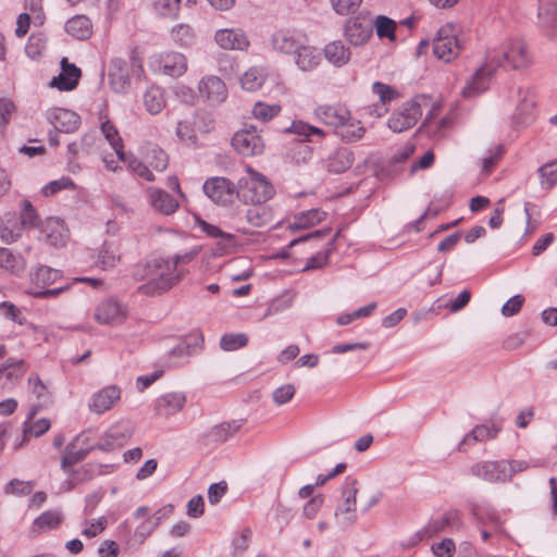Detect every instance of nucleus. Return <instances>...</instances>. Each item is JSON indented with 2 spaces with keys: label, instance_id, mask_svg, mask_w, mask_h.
I'll return each instance as SVG.
<instances>
[{
  "label": "nucleus",
  "instance_id": "nucleus-41",
  "mask_svg": "<svg viewBox=\"0 0 557 557\" xmlns=\"http://www.w3.org/2000/svg\"><path fill=\"white\" fill-rule=\"evenodd\" d=\"M32 281L37 286H48L61 277V271L47 265L37 267L30 274Z\"/></svg>",
  "mask_w": 557,
  "mask_h": 557
},
{
  "label": "nucleus",
  "instance_id": "nucleus-30",
  "mask_svg": "<svg viewBox=\"0 0 557 557\" xmlns=\"http://www.w3.org/2000/svg\"><path fill=\"white\" fill-rule=\"evenodd\" d=\"M366 134V128L360 120L349 116V121L337 129V136L345 143L351 144L360 140Z\"/></svg>",
  "mask_w": 557,
  "mask_h": 557
},
{
  "label": "nucleus",
  "instance_id": "nucleus-61",
  "mask_svg": "<svg viewBox=\"0 0 557 557\" xmlns=\"http://www.w3.org/2000/svg\"><path fill=\"white\" fill-rule=\"evenodd\" d=\"M182 0H157L154 3L156 10L159 14L166 17L176 16Z\"/></svg>",
  "mask_w": 557,
  "mask_h": 557
},
{
  "label": "nucleus",
  "instance_id": "nucleus-18",
  "mask_svg": "<svg viewBox=\"0 0 557 557\" xmlns=\"http://www.w3.org/2000/svg\"><path fill=\"white\" fill-rule=\"evenodd\" d=\"M357 481L352 480L350 482V487L345 488L343 491V505L337 507L335 511V517L338 518L339 522L343 525H352L356 520V505H357V493L358 490L356 487Z\"/></svg>",
  "mask_w": 557,
  "mask_h": 557
},
{
  "label": "nucleus",
  "instance_id": "nucleus-58",
  "mask_svg": "<svg viewBox=\"0 0 557 557\" xmlns=\"http://www.w3.org/2000/svg\"><path fill=\"white\" fill-rule=\"evenodd\" d=\"M500 425L493 423L492 426L486 424L476 425L472 430V442H482L494 438L500 431Z\"/></svg>",
  "mask_w": 557,
  "mask_h": 557
},
{
  "label": "nucleus",
  "instance_id": "nucleus-44",
  "mask_svg": "<svg viewBox=\"0 0 557 557\" xmlns=\"http://www.w3.org/2000/svg\"><path fill=\"white\" fill-rule=\"evenodd\" d=\"M534 108L535 102L533 98H528V95L523 97L521 102L517 107V113L513 116L516 124L527 125L534 120Z\"/></svg>",
  "mask_w": 557,
  "mask_h": 557
},
{
  "label": "nucleus",
  "instance_id": "nucleus-11",
  "mask_svg": "<svg viewBox=\"0 0 557 557\" xmlns=\"http://www.w3.org/2000/svg\"><path fill=\"white\" fill-rule=\"evenodd\" d=\"M314 115L326 126L333 127L337 134V129L349 121L351 112L341 104H322L314 109Z\"/></svg>",
  "mask_w": 557,
  "mask_h": 557
},
{
  "label": "nucleus",
  "instance_id": "nucleus-25",
  "mask_svg": "<svg viewBox=\"0 0 557 557\" xmlns=\"http://www.w3.org/2000/svg\"><path fill=\"white\" fill-rule=\"evenodd\" d=\"M160 69L165 75L181 76L187 70V61L184 54L178 52H166L160 57Z\"/></svg>",
  "mask_w": 557,
  "mask_h": 557
},
{
  "label": "nucleus",
  "instance_id": "nucleus-31",
  "mask_svg": "<svg viewBox=\"0 0 557 557\" xmlns=\"http://www.w3.org/2000/svg\"><path fill=\"white\" fill-rule=\"evenodd\" d=\"M354 152L347 148L336 150L327 161L330 172L339 174L348 170L354 163Z\"/></svg>",
  "mask_w": 557,
  "mask_h": 557
},
{
  "label": "nucleus",
  "instance_id": "nucleus-23",
  "mask_svg": "<svg viewBox=\"0 0 557 557\" xmlns=\"http://www.w3.org/2000/svg\"><path fill=\"white\" fill-rule=\"evenodd\" d=\"M147 193L151 207L158 212L164 215H170L178 209V201L165 190L157 187H149Z\"/></svg>",
  "mask_w": 557,
  "mask_h": 557
},
{
  "label": "nucleus",
  "instance_id": "nucleus-45",
  "mask_svg": "<svg viewBox=\"0 0 557 557\" xmlns=\"http://www.w3.org/2000/svg\"><path fill=\"white\" fill-rule=\"evenodd\" d=\"M286 131L299 136L300 140H311V137L313 136H317L319 138H322L324 136L323 129L309 125L308 123L302 121L293 122L290 127L287 128Z\"/></svg>",
  "mask_w": 557,
  "mask_h": 557
},
{
  "label": "nucleus",
  "instance_id": "nucleus-64",
  "mask_svg": "<svg viewBox=\"0 0 557 557\" xmlns=\"http://www.w3.org/2000/svg\"><path fill=\"white\" fill-rule=\"evenodd\" d=\"M523 304L524 297L520 294L515 295L503 305L502 314L507 318L513 317L521 310Z\"/></svg>",
  "mask_w": 557,
  "mask_h": 557
},
{
  "label": "nucleus",
  "instance_id": "nucleus-42",
  "mask_svg": "<svg viewBox=\"0 0 557 557\" xmlns=\"http://www.w3.org/2000/svg\"><path fill=\"white\" fill-rule=\"evenodd\" d=\"M171 38L181 47H191L196 41V33L188 24H177L171 29Z\"/></svg>",
  "mask_w": 557,
  "mask_h": 557
},
{
  "label": "nucleus",
  "instance_id": "nucleus-26",
  "mask_svg": "<svg viewBox=\"0 0 557 557\" xmlns=\"http://www.w3.org/2000/svg\"><path fill=\"white\" fill-rule=\"evenodd\" d=\"M143 103L147 112L159 114L166 107V97L163 88L152 85L143 96Z\"/></svg>",
  "mask_w": 557,
  "mask_h": 557
},
{
  "label": "nucleus",
  "instance_id": "nucleus-22",
  "mask_svg": "<svg viewBox=\"0 0 557 557\" xmlns=\"http://www.w3.org/2000/svg\"><path fill=\"white\" fill-rule=\"evenodd\" d=\"M48 244L54 247L64 246L69 238V230L60 218H48L41 226Z\"/></svg>",
  "mask_w": 557,
  "mask_h": 557
},
{
  "label": "nucleus",
  "instance_id": "nucleus-5",
  "mask_svg": "<svg viewBox=\"0 0 557 557\" xmlns=\"http://www.w3.org/2000/svg\"><path fill=\"white\" fill-rule=\"evenodd\" d=\"M202 190L216 205H228L238 197L237 184L223 176H213L205 181Z\"/></svg>",
  "mask_w": 557,
  "mask_h": 557
},
{
  "label": "nucleus",
  "instance_id": "nucleus-53",
  "mask_svg": "<svg viewBox=\"0 0 557 557\" xmlns=\"http://www.w3.org/2000/svg\"><path fill=\"white\" fill-rule=\"evenodd\" d=\"M541 177V184L546 185L547 189H550L557 184V160L548 162L539 169Z\"/></svg>",
  "mask_w": 557,
  "mask_h": 557
},
{
  "label": "nucleus",
  "instance_id": "nucleus-10",
  "mask_svg": "<svg viewBox=\"0 0 557 557\" xmlns=\"http://www.w3.org/2000/svg\"><path fill=\"white\" fill-rule=\"evenodd\" d=\"M306 42H308L307 36L298 30H278L271 39L274 50L294 55Z\"/></svg>",
  "mask_w": 557,
  "mask_h": 557
},
{
  "label": "nucleus",
  "instance_id": "nucleus-51",
  "mask_svg": "<svg viewBox=\"0 0 557 557\" xmlns=\"http://www.w3.org/2000/svg\"><path fill=\"white\" fill-rule=\"evenodd\" d=\"M281 111L278 104H267L264 102H257L252 108V115L256 120L268 122L276 116Z\"/></svg>",
  "mask_w": 557,
  "mask_h": 557
},
{
  "label": "nucleus",
  "instance_id": "nucleus-46",
  "mask_svg": "<svg viewBox=\"0 0 557 557\" xmlns=\"http://www.w3.org/2000/svg\"><path fill=\"white\" fill-rule=\"evenodd\" d=\"M63 521V515L60 510H48L36 518L34 524L41 530H52Z\"/></svg>",
  "mask_w": 557,
  "mask_h": 557
},
{
  "label": "nucleus",
  "instance_id": "nucleus-2",
  "mask_svg": "<svg viewBox=\"0 0 557 557\" xmlns=\"http://www.w3.org/2000/svg\"><path fill=\"white\" fill-rule=\"evenodd\" d=\"M490 62L497 67L519 70L530 64L525 45L520 39H511L499 48L490 49L486 52Z\"/></svg>",
  "mask_w": 557,
  "mask_h": 557
},
{
  "label": "nucleus",
  "instance_id": "nucleus-63",
  "mask_svg": "<svg viewBox=\"0 0 557 557\" xmlns=\"http://www.w3.org/2000/svg\"><path fill=\"white\" fill-rule=\"evenodd\" d=\"M157 529V523H153V520L148 518L144 522H141L135 530L133 540L138 544H143L145 540Z\"/></svg>",
  "mask_w": 557,
  "mask_h": 557
},
{
  "label": "nucleus",
  "instance_id": "nucleus-1",
  "mask_svg": "<svg viewBox=\"0 0 557 557\" xmlns=\"http://www.w3.org/2000/svg\"><path fill=\"white\" fill-rule=\"evenodd\" d=\"M199 251L200 249L195 247L172 257L154 258L147 261L143 269L144 273H139V270L134 273L138 280L149 277L147 283L139 286V293L154 296L171 289L188 273L184 265L190 263Z\"/></svg>",
  "mask_w": 557,
  "mask_h": 557
},
{
  "label": "nucleus",
  "instance_id": "nucleus-40",
  "mask_svg": "<svg viewBox=\"0 0 557 557\" xmlns=\"http://www.w3.org/2000/svg\"><path fill=\"white\" fill-rule=\"evenodd\" d=\"M557 16V0H539L537 18L542 27L550 28Z\"/></svg>",
  "mask_w": 557,
  "mask_h": 557
},
{
  "label": "nucleus",
  "instance_id": "nucleus-59",
  "mask_svg": "<svg viewBox=\"0 0 557 557\" xmlns=\"http://www.w3.org/2000/svg\"><path fill=\"white\" fill-rule=\"evenodd\" d=\"M101 145V139L95 131L87 132L79 140V147L83 154L96 152Z\"/></svg>",
  "mask_w": 557,
  "mask_h": 557
},
{
  "label": "nucleus",
  "instance_id": "nucleus-57",
  "mask_svg": "<svg viewBox=\"0 0 557 557\" xmlns=\"http://www.w3.org/2000/svg\"><path fill=\"white\" fill-rule=\"evenodd\" d=\"M46 49V40L40 34H33L29 36L27 44L25 46L26 54L32 58H38L42 51Z\"/></svg>",
  "mask_w": 557,
  "mask_h": 557
},
{
  "label": "nucleus",
  "instance_id": "nucleus-12",
  "mask_svg": "<svg viewBox=\"0 0 557 557\" xmlns=\"http://www.w3.org/2000/svg\"><path fill=\"white\" fill-rule=\"evenodd\" d=\"M495 71V65H493L488 58L485 55V60L482 66L476 70L471 79L463 87L462 96L465 98H472L485 91Z\"/></svg>",
  "mask_w": 557,
  "mask_h": 557
},
{
  "label": "nucleus",
  "instance_id": "nucleus-48",
  "mask_svg": "<svg viewBox=\"0 0 557 557\" xmlns=\"http://www.w3.org/2000/svg\"><path fill=\"white\" fill-rule=\"evenodd\" d=\"M26 371L24 360L8 359L7 362L0 367V377L5 376L9 381L20 379Z\"/></svg>",
  "mask_w": 557,
  "mask_h": 557
},
{
  "label": "nucleus",
  "instance_id": "nucleus-47",
  "mask_svg": "<svg viewBox=\"0 0 557 557\" xmlns=\"http://www.w3.org/2000/svg\"><path fill=\"white\" fill-rule=\"evenodd\" d=\"M373 26L375 27L376 35L380 38L395 40L396 23L392 18L385 15H377L373 22Z\"/></svg>",
  "mask_w": 557,
  "mask_h": 557
},
{
  "label": "nucleus",
  "instance_id": "nucleus-39",
  "mask_svg": "<svg viewBox=\"0 0 557 557\" xmlns=\"http://www.w3.org/2000/svg\"><path fill=\"white\" fill-rule=\"evenodd\" d=\"M134 424L129 420H121L114 423L107 431V436L113 442H116V445L121 446L124 442H126L134 433Z\"/></svg>",
  "mask_w": 557,
  "mask_h": 557
},
{
  "label": "nucleus",
  "instance_id": "nucleus-4",
  "mask_svg": "<svg viewBox=\"0 0 557 557\" xmlns=\"http://www.w3.org/2000/svg\"><path fill=\"white\" fill-rule=\"evenodd\" d=\"M432 46L434 55L444 62L453 61L462 50V42L450 24L438 29Z\"/></svg>",
  "mask_w": 557,
  "mask_h": 557
},
{
  "label": "nucleus",
  "instance_id": "nucleus-50",
  "mask_svg": "<svg viewBox=\"0 0 557 557\" xmlns=\"http://www.w3.org/2000/svg\"><path fill=\"white\" fill-rule=\"evenodd\" d=\"M239 429L236 423H221L211 429L209 437L215 443H223L233 436Z\"/></svg>",
  "mask_w": 557,
  "mask_h": 557
},
{
  "label": "nucleus",
  "instance_id": "nucleus-8",
  "mask_svg": "<svg viewBox=\"0 0 557 557\" xmlns=\"http://www.w3.org/2000/svg\"><path fill=\"white\" fill-rule=\"evenodd\" d=\"M421 115V106L413 99L405 103L400 110L394 112L389 116L387 125L393 132L401 133L414 126Z\"/></svg>",
  "mask_w": 557,
  "mask_h": 557
},
{
  "label": "nucleus",
  "instance_id": "nucleus-34",
  "mask_svg": "<svg viewBox=\"0 0 557 557\" xmlns=\"http://www.w3.org/2000/svg\"><path fill=\"white\" fill-rule=\"evenodd\" d=\"M325 219V212L319 209H311L308 211L299 212L294 216V221L290 224L293 230H305L314 226Z\"/></svg>",
  "mask_w": 557,
  "mask_h": 557
},
{
  "label": "nucleus",
  "instance_id": "nucleus-21",
  "mask_svg": "<svg viewBox=\"0 0 557 557\" xmlns=\"http://www.w3.org/2000/svg\"><path fill=\"white\" fill-rule=\"evenodd\" d=\"M185 405L186 396L184 393H168L156 400L154 411L156 414L168 418L181 411Z\"/></svg>",
  "mask_w": 557,
  "mask_h": 557
},
{
  "label": "nucleus",
  "instance_id": "nucleus-9",
  "mask_svg": "<svg viewBox=\"0 0 557 557\" xmlns=\"http://www.w3.org/2000/svg\"><path fill=\"white\" fill-rule=\"evenodd\" d=\"M127 315L126 307L115 298L103 299L95 309L94 318L100 324L119 325Z\"/></svg>",
  "mask_w": 557,
  "mask_h": 557
},
{
  "label": "nucleus",
  "instance_id": "nucleus-6",
  "mask_svg": "<svg viewBox=\"0 0 557 557\" xmlns=\"http://www.w3.org/2000/svg\"><path fill=\"white\" fill-rule=\"evenodd\" d=\"M471 473L491 483L507 482L512 479L513 470L507 460H485L471 467Z\"/></svg>",
  "mask_w": 557,
  "mask_h": 557
},
{
  "label": "nucleus",
  "instance_id": "nucleus-3",
  "mask_svg": "<svg viewBox=\"0 0 557 557\" xmlns=\"http://www.w3.org/2000/svg\"><path fill=\"white\" fill-rule=\"evenodd\" d=\"M247 176L237 182L238 197L246 202L260 205L268 201L274 195V188L264 175L250 166L246 169Z\"/></svg>",
  "mask_w": 557,
  "mask_h": 557
},
{
  "label": "nucleus",
  "instance_id": "nucleus-19",
  "mask_svg": "<svg viewBox=\"0 0 557 557\" xmlns=\"http://www.w3.org/2000/svg\"><path fill=\"white\" fill-rule=\"evenodd\" d=\"M85 435H77L67 446L61 460V468L63 471L70 473L71 469L77 462L84 460L87 455L92 450L90 447L79 446L85 443Z\"/></svg>",
  "mask_w": 557,
  "mask_h": 557
},
{
  "label": "nucleus",
  "instance_id": "nucleus-43",
  "mask_svg": "<svg viewBox=\"0 0 557 557\" xmlns=\"http://www.w3.org/2000/svg\"><path fill=\"white\" fill-rule=\"evenodd\" d=\"M245 218L246 221L255 227H262L272 222L271 211L268 208L261 206H253L248 208L246 210Z\"/></svg>",
  "mask_w": 557,
  "mask_h": 557
},
{
  "label": "nucleus",
  "instance_id": "nucleus-36",
  "mask_svg": "<svg viewBox=\"0 0 557 557\" xmlns=\"http://www.w3.org/2000/svg\"><path fill=\"white\" fill-rule=\"evenodd\" d=\"M0 268L10 273L20 274L25 270L26 263L21 255H15L10 249L0 247Z\"/></svg>",
  "mask_w": 557,
  "mask_h": 557
},
{
  "label": "nucleus",
  "instance_id": "nucleus-55",
  "mask_svg": "<svg viewBox=\"0 0 557 557\" xmlns=\"http://www.w3.org/2000/svg\"><path fill=\"white\" fill-rule=\"evenodd\" d=\"M18 223L22 227H35L38 225V215L28 200L22 201V212Z\"/></svg>",
  "mask_w": 557,
  "mask_h": 557
},
{
  "label": "nucleus",
  "instance_id": "nucleus-60",
  "mask_svg": "<svg viewBox=\"0 0 557 557\" xmlns=\"http://www.w3.org/2000/svg\"><path fill=\"white\" fill-rule=\"evenodd\" d=\"M293 298L288 295L280 296L275 299H273L269 306L268 309L263 315V318L277 314L280 312H283L292 307Z\"/></svg>",
  "mask_w": 557,
  "mask_h": 557
},
{
  "label": "nucleus",
  "instance_id": "nucleus-7",
  "mask_svg": "<svg viewBox=\"0 0 557 557\" xmlns=\"http://www.w3.org/2000/svg\"><path fill=\"white\" fill-rule=\"evenodd\" d=\"M232 145L235 150L245 157L261 154L265 147L264 140L253 126L235 133L232 138Z\"/></svg>",
  "mask_w": 557,
  "mask_h": 557
},
{
  "label": "nucleus",
  "instance_id": "nucleus-56",
  "mask_svg": "<svg viewBox=\"0 0 557 557\" xmlns=\"http://www.w3.org/2000/svg\"><path fill=\"white\" fill-rule=\"evenodd\" d=\"M124 162H127L128 169L132 172H134L135 174H137L138 176H140L141 178H144V180H146L148 182L154 181L153 173L149 170V168L145 163H143L137 158L132 157V156L127 157L125 154V161Z\"/></svg>",
  "mask_w": 557,
  "mask_h": 557
},
{
  "label": "nucleus",
  "instance_id": "nucleus-54",
  "mask_svg": "<svg viewBox=\"0 0 557 557\" xmlns=\"http://www.w3.org/2000/svg\"><path fill=\"white\" fill-rule=\"evenodd\" d=\"M149 164L156 171L162 172L168 168V156L166 153L159 147L153 146L147 154Z\"/></svg>",
  "mask_w": 557,
  "mask_h": 557
},
{
  "label": "nucleus",
  "instance_id": "nucleus-20",
  "mask_svg": "<svg viewBox=\"0 0 557 557\" xmlns=\"http://www.w3.org/2000/svg\"><path fill=\"white\" fill-rule=\"evenodd\" d=\"M81 75V70L75 64L70 63L66 58H63L61 60V72L52 78L50 86L57 87L59 90H72L77 86Z\"/></svg>",
  "mask_w": 557,
  "mask_h": 557
},
{
  "label": "nucleus",
  "instance_id": "nucleus-33",
  "mask_svg": "<svg viewBox=\"0 0 557 557\" xmlns=\"http://www.w3.org/2000/svg\"><path fill=\"white\" fill-rule=\"evenodd\" d=\"M22 228L15 214H7L4 219L0 218V238L5 244L17 240Z\"/></svg>",
  "mask_w": 557,
  "mask_h": 557
},
{
  "label": "nucleus",
  "instance_id": "nucleus-32",
  "mask_svg": "<svg viewBox=\"0 0 557 557\" xmlns=\"http://www.w3.org/2000/svg\"><path fill=\"white\" fill-rule=\"evenodd\" d=\"M100 131L112 149L115 151L119 160L125 161V152L123 151V140L116 127L109 120L101 121Z\"/></svg>",
  "mask_w": 557,
  "mask_h": 557
},
{
  "label": "nucleus",
  "instance_id": "nucleus-35",
  "mask_svg": "<svg viewBox=\"0 0 557 557\" xmlns=\"http://www.w3.org/2000/svg\"><path fill=\"white\" fill-rule=\"evenodd\" d=\"M324 55L335 66H343L350 59V51L342 41H333L325 46Z\"/></svg>",
  "mask_w": 557,
  "mask_h": 557
},
{
  "label": "nucleus",
  "instance_id": "nucleus-24",
  "mask_svg": "<svg viewBox=\"0 0 557 557\" xmlns=\"http://www.w3.org/2000/svg\"><path fill=\"white\" fill-rule=\"evenodd\" d=\"M460 528L459 515L457 511H449L444 516L432 519L424 528L428 536H434L442 532H451Z\"/></svg>",
  "mask_w": 557,
  "mask_h": 557
},
{
  "label": "nucleus",
  "instance_id": "nucleus-27",
  "mask_svg": "<svg viewBox=\"0 0 557 557\" xmlns=\"http://www.w3.org/2000/svg\"><path fill=\"white\" fill-rule=\"evenodd\" d=\"M65 32L78 40H86L92 34V23L86 15H75L65 23Z\"/></svg>",
  "mask_w": 557,
  "mask_h": 557
},
{
  "label": "nucleus",
  "instance_id": "nucleus-14",
  "mask_svg": "<svg viewBox=\"0 0 557 557\" xmlns=\"http://www.w3.org/2000/svg\"><path fill=\"white\" fill-rule=\"evenodd\" d=\"M200 97L211 104H219L226 99L227 89L224 82L215 76L209 75L200 79L198 84Z\"/></svg>",
  "mask_w": 557,
  "mask_h": 557
},
{
  "label": "nucleus",
  "instance_id": "nucleus-38",
  "mask_svg": "<svg viewBox=\"0 0 557 557\" xmlns=\"http://www.w3.org/2000/svg\"><path fill=\"white\" fill-rule=\"evenodd\" d=\"M265 77L267 70L264 67L252 66L244 73L240 84L244 89L255 91L263 85Z\"/></svg>",
  "mask_w": 557,
  "mask_h": 557
},
{
  "label": "nucleus",
  "instance_id": "nucleus-37",
  "mask_svg": "<svg viewBox=\"0 0 557 557\" xmlns=\"http://www.w3.org/2000/svg\"><path fill=\"white\" fill-rule=\"evenodd\" d=\"M121 260V255L114 243L106 242L98 251L97 263L103 269L114 268Z\"/></svg>",
  "mask_w": 557,
  "mask_h": 557
},
{
  "label": "nucleus",
  "instance_id": "nucleus-16",
  "mask_svg": "<svg viewBox=\"0 0 557 557\" xmlns=\"http://www.w3.org/2000/svg\"><path fill=\"white\" fill-rule=\"evenodd\" d=\"M121 399V388L109 385L95 393L88 404L90 411L101 414L110 410Z\"/></svg>",
  "mask_w": 557,
  "mask_h": 557
},
{
  "label": "nucleus",
  "instance_id": "nucleus-52",
  "mask_svg": "<svg viewBox=\"0 0 557 557\" xmlns=\"http://www.w3.org/2000/svg\"><path fill=\"white\" fill-rule=\"evenodd\" d=\"M372 91L379 97L383 106L391 103L399 97V92L394 87L381 82L373 83Z\"/></svg>",
  "mask_w": 557,
  "mask_h": 557
},
{
  "label": "nucleus",
  "instance_id": "nucleus-29",
  "mask_svg": "<svg viewBox=\"0 0 557 557\" xmlns=\"http://www.w3.org/2000/svg\"><path fill=\"white\" fill-rule=\"evenodd\" d=\"M345 35L354 46L364 44L371 36V27L362 24L359 20H350L346 24Z\"/></svg>",
  "mask_w": 557,
  "mask_h": 557
},
{
  "label": "nucleus",
  "instance_id": "nucleus-62",
  "mask_svg": "<svg viewBox=\"0 0 557 557\" xmlns=\"http://www.w3.org/2000/svg\"><path fill=\"white\" fill-rule=\"evenodd\" d=\"M362 0H331L332 7L336 13L341 15H348L355 13Z\"/></svg>",
  "mask_w": 557,
  "mask_h": 557
},
{
  "label": "nucleus",
  "instance_id": "nucleus-17",
  "mask_svg": "<svg viewBox=\"0 0 557 557\" xmlns=\"http://www.w3.org/2000/svg\"><path fill=\"white\" fill-rule=\"evenodd\" d=\"M216 45L224 50H246L249 47V40L245 32L240 28H223L214 34Z\"/></svg>",
  "mask_w": 557,
  "mask_h": 557
},
{
  "label": "nucleus",
  "instance_id": "nucleus-49",
  "mask_svg": "<svg viewBox=\"0 0 557 557\" xmlns=\"http://www.w3.org/2000/svg\"><path fill=\"white\" fill-rule=\"evenodd\" d=\"M248 344V336L245 333H227L221 337V348L225 351H234L239 348L246 347Z\"/></svg>",
  "mask_w": 557,
  "mask_h": 557
},
{
  "label": "nucleus",
  "instance_id": "nucleus-13",
  "mask_svg": "<svg viewBox=\"0 0 557 557\" xmlns=\"http://www.w3.org/2000/svg\"><path fill=\"white\" fill-rule=\"evenodd\" d=\"M48 122L60 133H73L79 127L81 117L72 110L52 108L46 112Z\"/></svg>",
  "mask_w": 557,
  "mask_h": 557
},
{
  "label": "nucleus",
  "instance_id": "nucleus-28",
  "mask_svg": "<svg viewBox=\"0 0 557 557\" xmlns=\"http://www.w3.org/2000/svg\"><path fill=\"white\" fill-rule=\"evenodd\" d=\"M321 61V53L318 49L311 47L306 42L302 45L296 54L295 62L302 71L313 70Z\"/></svg>",
  "mask_w": 557,
  "mask_h": 557
},
{
  "label": "nucleus",
  "instance_id": "nucleus-15",
  "mask_svg": "<svg viewBox=\"0 0 557 557\" xmlns=\"http://www.w3.org/2000/svg\"><path fill=\"white\" fill-rule=\"evenodd\" d=\"M109 82L116 94H126L131 87L127 62L120 58L110 61L108 70Z\"/></svg>",
  "mask_w": 557,
  "mask_h": 557
}]
</instances>
